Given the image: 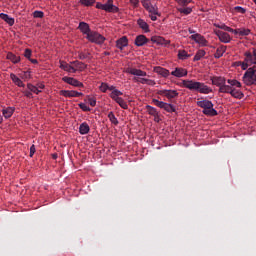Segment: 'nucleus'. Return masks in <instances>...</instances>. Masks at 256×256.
<instances>
[{
	"mask_svg": "<svg viewBox=\"0 0 256 256\" xmlns=\"http://www.w3.org/2000/svg\"><path fill=\"white\" fill-rule=\"evenodd\" d=\"M81 96H83V93H81V92H77V91H73V90L65 91V97H81Z\"/></svg>",
	"mask_w": 256,
	"mask_h": 256,
	"instance_id": "obj_32",
	"label": "nucleus"
},
{
	"mask_svg": "<svg viewBox=\"0 0 256 256\" xmlns=\"http://www.w3.org/2000/svg\"><path fill=\"white\" fill-rule=\"evenodd\" d=\"M78 57H79V59H81L82 61L83 60H85V59H90V57H91V53H89V52H79L78 53Z\"/></svg>",
	"mask_w": 256,
	"mask_h": 256,
	"instance_id": "obj_40",
	"label": "nucleus"
},
{
	"mask_svg": "<svg viewBox=\"0 0 256 256\" xmlns=\"http://www.w3.org/2000/svg\"><path fill=\"white\" fill-rule=\"evenodd\" d=\"M157 95H160L161 97H166L168 101H171V99H175L179 97V92L177 90H158Z\"/></svg>",
	"mask_w": 256,
	"mask_h": 256,
	"instance_id": "obj_10",
	"label": "nucleus"
},
{
	"mask_svg": "<svg viewBox=\"0 0 256 256\" xmlns=\"http://www.w3.org/2000/svg\"><path fill=\"white\" fill-rule=\"evenodd\" d=\"M217 27H218V29H222L223 31H228V33H229V31H233V28H231L225 24L218 25Z\"/></svg>",
	"mask_w": 256,
	"mask_h": 256,
	"instance_id": "obj_45",
	"label": "nucleus"
},
{
	"mask_svg": "<svg viewBox=\"0 0 256 256\" xmlns=\"http://www.w3.org/2000/svg\"><path fill=\"white\" fill-rule=\"evenodd\" d=\"M78 29L81 31V33H83V35H86V37H89V33H92L89 24H87L86 22H80Z\"/></svg>",
	"mask_w": 256,
	"mask_h": 256,
	"instance_id": "obj_16",
	"label": "nucleus"
},
{
	"mask_svg": "<svg viewBox=\"0 0 256 256\" xmlns=\"http://www.w3.org/2000/svg\"><path fill=\"white\" fill-rule=\"evenodd\" d=\"M204 55H206L205 50H198L193 58V61H201Z\"/></svg>",
	"mask_w": 256,
	"mask_h": 256,
	"instance_id": "obj_35",
	"label": "nucleus"
},
{
	"mask_svg": "<svg viewBox=\"0 0 256 256\" xmlns=\"http://www.w3.org/2000/svg\"><path fill=\"white\" fill-rule=\"evenodd\" d=\"M27 89H29V91L31 93H35L36 95H39V93H41V90H39V88L31 83L27 84Z\"/></svg>",
	"mask_w": 256,
	"mask_h": 256,
	"instance_id": "obj_34",
	"label": "nucleus"
},
{
	"mask_svg": "<svg viewBox=\"0 0 256 256\" xmlns=\"http://www.w3.org/2000/svg\"><path fill=\"white\" fill-rule=\"evenodd\" d=\"M188 31H189V33H190L191 35H193V33H195L192 29H189Z\"/></svg>",
	"mask_w": 256,
	"mask_h": 256,
	"instance_id": "obj_63",
	"label": "nucleus"
},
{
	"mask_svg": "<svg viewBox=\"0 0 256 256\" xmlns=\"http://www.w3.org/2000/svg\"><path fill=\"white\" fill-rule=\"evenodd\" d=\"M61 69H65V65H63V62L60 64Z\"/></svg>",
	"mask_w": 256,
	"mask_h": 256,
	"instance_id": "obj_62",
	"label": "nucleus"
},
{
	"mask_svg": "<svg viewBox=\"0 0 256 256\" xmlns=\"http://www.w3.org/2000/svg\"><path fill=\"white\" fill-rule=\"evenodd\" d=\"M89 131H91V127H89V124H87V122L80 124L79 126L80 135H87Z\"/></svg>",
	"mask_w": 256,
	"mask_h": 256,
	"instance_id": "obj_24",
	"label": "nucleus"
},
{
	"mask_svg": "<svg viewBox=\"0 0 256 256\" xmlns=\"http://www.w3.org/2000/svg\"><path fill=\"white\" fill-rule=\"evenodd\" d=\"M81 5H84V7H91L95 5V0H80Z\"/></svg>",
	"mask_w": 256,
	"mask_h": 256,
	"instance_id": "obj_38",
	"label": "nucleus"
},
{
	"mask_svg": "<svg viewBox=\"0 0 256 256\" xmlns=\"http://www.w3.org/2000/svg\"><path fill=\"white\" fill-rule=\"evenodd\" d=\"M77 65H79L78 62H72L70 64H65V71H67V73H76Z\"/></svg>",
	"mask_w": 256,
	"mask_h": 256,
	"instance_id": "obj_23",
	"label": "nucleus"
},
{
	"mask_svg": "<svg viewBox=\"0 0 256 256\" xmlns=\"http://www.w3.org/2000/svg\"><path fill=\"white\" fill-rule=\"evenodd\" d=\"M88 102H89V105H91V107H95V105H97V100L89 96H88Z\"/></svg>",
	"mask_w": 256,
	"mask_h": 256,
	"instance_id": "obj_48",
	"label": "nucleus"
},
{
	"mask_svg": "<svg viewBox=\"0 0 256 256\" xmlns=\"http://www.w3.org/2000/svg\"><path fill=\"white\" fill-rule=\"evenodd\" d=\"M234 11H237V13H241L242 15H245V13H247V10L241 6L234 7Z\"/></svg>",
	"mask_w": 256,
	"mask_h": 256,
	"instance_id": "obj_44",
	"label": "nucleus"
},
{
	"mask_svg": "<svg viewBox=\"0 0 256 256\" xmlns=\"http://www.w3.org/2000/svg\"><path fill=\"white\" fill-rule=\"evenodd\" d=\"M96 8L97 9H102V11H105V4L97 3Z\"/></svg>",
	"mask_w": 256,
	"mask_h": 256,
	"instance_id": "obj_56",
	"label": "nucleus"
},
{
	"mask_svg": "<svg viewBox=\"0 0 256 256\" xmlns=\"http://www.w3.org/2000/svg\"><path fill=\"white\" fill-rule=\"evenodd\" d=\"M31 55H32V51L31 49H26L24 52V57H26V59H31Z\"/></svg>",
	"mask_w": 256,
	"mask_h": 256,
	"instance_id": "obj_49",
	"label": "nucleus"
},
{
	"mask_svg": "<svg viewBox=\"0 0 256 256\" xmlns=\"http://www.w3.org/2000/svg\"><path fill=\"white\" fill-rule=\"evenodd\" d=\"M108 91H112V93H113V91H118V90L115 89V86H109L108 85Z\"/></svg>",
	"mask_w": 256,
	"mask_h": 256,
	"instance_id": "obj_59",
	"label": "nucleus"
},
{
	"mask_svg": "<svg viewBox=\"0 0 256 256\" xmlns=\"http://www.w3.org/2000/svg\"><path fill=\"white\" fill-rule=\"evenodd\" d=\"M151 41L152 43H156V45H164L165 47L171 43V41L166 40L161 36H152Z\"/></svg>",
	"mask_w": 256,
	"mask_h": 256,
	"instance_id": "obj_14",
	"label": "nucleus"
},
{
	"mask_svg": "<svg viewBox=\"0 0 256 256\" xmlns=\"http://www.w3.org/2000/svg\"><path fill=\"white\" fill-rule=\"evenodd\" d=\"M190 39L202 45V47H207V40L201 34H194L190 36Z\"/></svg>",
	"mask_w": 256,
	"mask_h": 256,
	"instance_id": "obj_13",
	"label": "nucleus"
},
{
	"mask_svg": "<svg viewBox=\"0 0 256 256\" xmlns=\"http://www.w3.org/2000/svg\"><path fill=\"white\" fill-rule=\"evenodd\" d=\"M152 103L156 105V107H159L160 109H164L167 113H175L176 109L173 104H169L167 102L159 101L157 99H152Z\"/></svg>",
	"mask_w": 256,
	"mask_h": 256,
	"instance_id": "obj_8",
	"label": "nucleus"
},
{
	"mask_svg": "<svg viewBox=\"0 0 256 256\" xmlns=\"http://www.w3.org/2000/svg\"><path fill=\"white\" fill-rule=\"evenodd\" d=\"M157 15L161 16V14H159V12H158V14H149L151 21H157Z\"/></svg>",
	"mask_w": 256,
	"mask_h": 256,
	"instance_id": "obj_52",
	"label": "nucleus"
},
{
	"mask_svg": "<svg viewBox=\"0 0 256 256\" xmlns=\"http://www.w3.org/2000/svg\"><path fill=\"white\" fill-rule=\"evenodd\" d=\"M104 11H106V13H119V7L113 5V0H107V2L104 3Z\"/></svg>",
	"mask_w": 256,
	"mask_h": 256,
	"instance_id": "obj_12",
	"label": "nucleus"
},
{
	"mask_svg": "<svg viewBox=\"0 0 256 256\" xmlns=\"http://www.w3.org/2000/svg\"><path fill=\"white\" fill-rule=\"evenodd\" d=\"M171 75H173V77H187V69L185 68H175L174 71L171 72Z\"/></svg>",
	"mask_w": 256,
	"mask_h": 256,
	"instance_id": "obj_19",
	"label": "nucleus"
},
{
	"mask_svg": "<svg viewBox=\"0 0 256 256\" xmlns=\"http://www.w3.org/2000/svg\"><path fill=\"white\" fill-rule=\"evenodd\" d=\"M133 7H139V0H129Z\"/></svg>",
	"mask_w": 256,
	"mask_h": 256,
	"instance_id": "obj_55",
	"label": "nucleus"
},
{
	"mask_svg": "<svg viewBox=\"0 0 256 256\" xmlns=\"http://www.w3.org/2000/svg\"><path fill=\"white\" fill-rule=\"evenodd\" d=\"M125 73H128L129 75H135L136 77H147V72L137 68L128 67L126 68Z\"/></svg>",
	"mask_w": 256,
	"mask_h": 256,
	"instance_id": "obj_11",
	"label": "nucleus"
},
{
	"mask_svg": "<svg viewBox=\"0 0 256 256\" xmlns=\"http://www.w3.org/2000/svg\"><path fill=\"white\" fill-rule=\"evenodd\" d=\"M197 105L203 109L202 113L208 115V117H215L218 115L217 110L213 108V102L209 100H198Z\"/></svg>",
	"mask_w": 256,
	"mask_h": 256,
	"instance_id": "obj_3",
	"label": "nucleus"
},
{
	"mask_svg": "<svg viewBox=\"0 0 256 256\" xmlns=\"http://www.w3.org/2000/svg\"><path fill=\"white\" fill-rule=\"evenodd\" d=\"M38 89H45V84L43 83H38L36 86Z\"/></svg>",
	"mask_w": 256,
	"mask_h": 256,
	"instance_id": "obj_58",
	"label": "nucleus"
},
{
	"mask_svg": "<svg viewBox=\"0 0 256 256\" xmlns=\"http://www.w3.org/2000/svg\"><path fill=\"white\" fill-rule=\"evenodd\" d=\"M229 33H234V35H239L240 36V28L232 29V31H229Z\"/></svg>",
	"mask_w": 256,
	"mask_h": 256,
	"instance_id": "obj_57",
	"label": "nucleus"
},
{
	"mask_svg": "<svg viewBox=\"0 0 256 256\" xmlns=\"http://www.w3.org/2000/svg\"><path fill=\"white\" fill-rule=\"evenodd\" d=\"M193 0H176L178 5H181V7H187L189 3H191Z\"/></svg>",
	"mask_w": 256,
	"mask_h": 256,
	"instance_id": "obj_42",
	"label": "nucleus"
},
{
	"mask_svg": "<svg viewBox=\"0 0 256 256\" xmlns=\"http://www.w3.org/2000/svg\"><path fill=\"white\" fill-rule=\"evenodd\" d=\"M10 79L13 81V83H15V85H17V87H25V84L23 83L22 80H20L19 77H17V75L15 74H10Z\"/></svg>",
	"mask_w": 256,
	"mask_h": 256,
	"instance_id": "obj_27",
	"label": "nucleus"
},
{
	"mask_svg": "<svg viewBox=\"0 0 256 256\" xmlns=\"http://www.w3.org/2000/svg\"><path fill=\"white\" fill-rule=\"evenodd\" d=\"M120 95H123V92H121L120 90H114L113 92H111L110 97L111 99H113V101H116L122 109H129L127 102H125L123 98L119 97Z\"/></svg>",
	"mask_w": 256,
	"mask_h": 256,
	"instance_id": "obj_6",
	"label": "nucleus"
},
{
	"mask_svg": "<svg viewBox=\"0 0 256 256\" xmlns=\"http://www.w3.org/2000/svg\"><path fill=\"white\" fill-rule=\"evenodd\" d=\"M146 85H150L151 87H153V86H155V85H156V83H155V81H154V80L147 79V80H146Z\"/></svg>",
	"mask_w": 256,
	"mask_h": 256,
	"instance_id": "obj_53",
	"label": "nucleus"
},
{
	"mask_svg": "<svg viewBox=\"0 0 256 256\" xmlns=\"http://www.w3.org/2000/svg\"><path fill=\"white\" fill-rule=\"evenodd\" d=\"M86 39H88L90 43H96V45H103V43H105V36L96 31L89 33L88 36H86Z\"/></svg>",
	"mask_w": 256,
	"mask_h": 256,
	"instance_id": "obj_7",
	"label": "nucleus"
},
{
	"mask_svg": "<svg viewBox=\"0 0 256 256\" xmlns=\"http://www.w3.org/2000/svg\"><path fill=\"white\" fill-rule=\"evenodd\" d=\"M23 94L25 95V97H27L28 99H33V93L30 92V90H25L23 91Z\"/></svg>",
	"mask_w": 256,
	"mask_h": 256,
	"instance_id": "obj_51",
	"label": "nucleus"
},
{
	"mask_svg": "<svg viewBox=\"0 0 256 256\" xmlns=\"http://www.w3.org/2000/svg\"><path fill=\"white\" fill-rule=\"evenodd\" d=\"M137 25L140 27V29H142V31H144V33H149V24H147V22H145V20L143 19H138L137 20Z\"/></svg>",
	"mask_w": 256,
	"mask_h": 256,
	"instance_id": "obj_25",
	"label": "nucleus"
},
{
	"mask_svg": "<svg viewBox=\"0 0 256 256\" xmlns=\"http://www.w3.org/2000/svg\"><path fill=\"white\" fill-rule=\"evenodd\" d=\"M155 118H154V121H156V123H159V115H157V116H154Z\"/></svg>",
	"mask_w": 256,
	"mask_h": 256,
	"instance_id": "obj_61",
	"label": "nucleus"
},
{
	"mask_svg": "<svg viewBox=\"0 0 256 256\" xmlns=\"http://www.w3.org/2000/svg\"><path fill=\"white\" fill-rule=\"evenodd\" d=\"M0 19L5 21V23H8L10 27H13V25H15V18H12L5 13H0Z\"/></svg>",
	"mask_w": 256,
	"mask_h": 256,
	"instance_id": "obj_21",
	"label": "nucleus"
},
{
	"mask_svg": "<svg viewBox=\"0 0 256 256\" xmlns=\"http://www.w3.org/2000/svg\"><path fill=\"white\" fill-rule=\"evenodd\" d=\"M177 11L179 13H182L183 15H191V13H193V8H191V7L185 8V6H183L181 8H177Z\"/></svg>",
	"mask_w": 256,
	"mask_h": 256,
	"instance_id": "obj_30",
	"label": "nucleus"
},
{
	"mask_svg": "<svg viewBox=\"0 0 256 256\" xmlns=\"http://www.w3.org/2000/svg\"><path fill=\"white\" fill-rule=\"evenodd\" d=\"M44 13H43V11H39V10H36V11H34V13H33V17L35 18V19H43V17H44Z\"/></svg>",
	"mask_w": 256,
	"mask_h": 256,
	"instance_id": "obj_41",
	"label": "nucleus"
},
{
	"mask_svg": "<svg viewBox=\"0 0 256 256\" xmlns=\"http://www.w3.org/2000/svg\"><path fill=\"white\" fill-rule=\"evenodd\" d=\"M182 85L190 91H197L198 93H203L204 95H209V93L213 92V89L209 88V86L205 85V83L194 80H183Z\"/></svg>",
	"mask_w": 256,
	"mask_h": 256,
	"instance_id": "obj_2",
	"label": "nucleus"
},
{
	"mask_svg": "<svg viewBox=\"0 0 256 256\" xmlns=\"http://www.w3.org/2000/svg\"><path fill=\"white\" fill-rule=\"evenodd\" d=\"M227 83L228 86H224V88H222V93H227L228 95H231V97H234V99H243V97H245L241 90H237V88H235L238 87L241 89V82L236 79H228Z\"/></svg>",
	"mask_w": 256,
	"mask_h": 256,
	"instance_id": "obj_1",
	"label": "nucleus"
},
{
	"mask_svg": "<svg viewBox=\"0 0 256 256\" xmlns=\"http://www.w3.org/2000/svg\"><path fill=\"white\" fill-rule=\"evenodd\" d=\"M29 61H31V63H33L34 65H36V63H38V62H37V59H31V58H30Z\"/></svg>",
	"mask_w": 256,
	"mask_h": 256,
	"instance_id": "obj_60",
	"label": "nucleus"
},
{
	"mask_svg": "<svg viewBox=\"0 0 256 256\" xmlns=\"http://www.w3.org/2000/svg\"><path fill=\"white\" fill-rule=\"evenodd\" d=\"M7 59H9V61H12V63H19L21 61V58L19 56H16L12 52H9L7 54Z\"/></svg>",
	"mask_w": 256,
	"mask_h": 256,
	"instance_id": "obj_31",
	"label": "nucleus"
},
{
	"mask_svg": "<svg viewBox=\"0 0 256 256\" xmlns=\"http://www.w3.org/2000/svg\"><path fill=\"white\" fill-rule=\"evenodd\" d=\"M108 119L113 125H119V120H117V117H115V114L113 112L108 113Z\"/></svg>",
	"mask_w": 256,
	"mask_h": 256,
	"instance_id": "obj_36",
	"label": "nucleus"
},
{
	"mask_svg": "<svg viewBox=\"0 0 256 256\" xmlns=\"http://www.w3.org/2000/svg\"><path fill=\"white\" fill-rule=\"evenodd\" d=\"M134 81H137L138 83H141L142 85H147V78H134Z\"/></svg>",
	"mask_w": 256,
	"mask_h": 256,
	"instance_id": "obj_50",
	"label": "nucleus"
},
{
	"mask_svg": "<svg viewBox=\"0 0 256 256\" xmlns=\"http://www.w3.org/2000/svg\"><path fill=\"white\" fill-rule=\"evenodd\" d=\"M154 73H157L158 75H161L162 77H169V70H167L161 66L154 67Z\"/></svg>",
	"mask_w": 256,
	"mask_h": 256,
	"instance_id": "obj_22",
	"label": "nucleus"
},
{
	"mask_svg": "<svg viewBox=\"0 0 256 256\" xmlns=\"http://www.w3.org/2000/svg\"><path fill=\"white\" fill-rule=\"evenodd\" d=\"M79 107H80V109H82V111H91V108L89 106H87V104H85V103H80Z\"/></svg>",
	"mask_w": 256,
	"mask_h": 256,
	"instance_id": "obj_47",
	"label": "nucleus"
},
{
	"mask_svg": "<svg viewBox=\"0 0 256 256\" xmlns=\"http://www.w3.org/2000/svg\"><path fill=\"white\" fill-rule=\"evenodd\" d=\"M35 151H36L35 145H32V146L30 147V157H33V156L35 155Z\"/></svg>",
	"mask_w": 256,
	"mask_h": 256,
	"instance_id": "obj_54",
	"label": "nucleus"
},
{
	"mask_svg": "<svg viewBox=\"0 0 256 256\" xmlns=\"http://www.w3.org/2000/svg\"><path fill=\"white\" fill-rule=\"evenodd\" d=\"M212 85H216V87H219V93H223L222 89L224 87H229V84L227 85V80L223 76H213L211 78Z\"/></svg>",
	"mask_w": 256,
	"mask_h": 256,
	"instance_id": "obj_9",
	"label": "nucleus"
},
{
	"mask_svg": "<svg viewBox=\"0 0 256 256\" xmlns=\"http://www.w3.org/2000/svg\"><path fill=\"white\" fill-rule=\"evenodd\" d=\"M65 83L72 85V87H83V83L73 77H65Z\"/></svg>",
	"mask_w": 256,
	"mask_h": 256,
	"instance_id": "obj_20",
	"label": "nucleus"
},
{
	"mask_svg": "<svg viewBox=\"0 0 256 256\" xmlns=\"http://www.w3.org/2000/svg\"><path fill=\"white\" fill-rule=\"evenodd\" d=\"M53 159H57V154H53Z\"/></svg>",
	"mask_w": 256,
	"mask_h": 256,
	"instance_id": "obj_64",
	"label": "nucleus"
},
{
	"mask_svg": "<svg viewBox=\"0 0 256 256\" xmlns=\"http://www.w3.org/2000/svg\"><path fill=\"white\" fill-rule=\"evenodd\" d=\"M244 62L242 64L243 69L251 67V65H256V49L253 48L252 51H246L244 53Z\"/></svg>",
	"mask_w": 256,
	"mask_h": 256,
	"instance_id": "obj_5",
	"label": "nucleus"
},
{
	"mask_svg": "<svg viewBox=\"0 0 256 256\" xmlns=\"http://www.w3.org/2000/svg\"><path fill=\"white\" fill-rule=\"evenodd\" d=\"M251 34V30L249 28H240V37H247Z\"/></svg>",
	"mask_w": 256,
	"mask_h": 256,
	"instance_id": "obj_39",
	"label": "nucleus"
},
{
	"mask_svg": "<svg viewBox=\"0 0 256 256\" xmlns=\"http://www.w3.org/2000/svg\"><path fill=\"white\" fill-rule=\"evenodd\" d=\"M141 3H142V5H143V7H144V9H148L150 6H152L153 4H151V1H149V0H141Z\"/></svg>",
	"mask_w": 256,
	"mask_h": 256,
	"instance_id": "obj_46",
	"label": "nucleus"
},
{
	"mask_svg": "<svg viewBox=\"0 0 256 256\" xmlns=\"http://www.w3.org/2000/svg\"><path fill=\"white\" fill-rule=\"evenodd\" d=\"M146 11H148V13L152 15H159V8H157V6L153 4L148 9H146Z\"/></svg>",
	"mask_w": 256,
	"mask_h": 256,
	"instance_id": "obj_37",
	"label": "nucleus"
},
{
	"mask_svg": "<svg viewBox=\"0 0 256 256\" xmlns=\"http://www.w3.org/2000/svg\"><path fill=\"white\" fill-rule=\"evenodd\" d=\"M189 57H191V55H189L187 51L185 50L178 51V59H180L181 61H185V59H189Z\"/></svg>",
	"mask_w": 256,
	"mask_h": 256,
	"instance_id": "obj_33",
	"label": "nucleus"
},
{
	"mask_svg": "<svg viewBox=\"0 0 256 256\" xmlns=\"http://www.w3.org/2000/svg\"><path fill=\"white\" fill-rule=\"evenodd\" d=\"M13 113H15V108L13 107H7L6 109L2 110V115H4L5 119L12 117Z\"/></svg>",
	"mask_w": 256,
	"mask_h": 256,
	"instance_id": "obj_26",
	"label": "nucleus"
},
{
	"mask_svg": "<svg viewBox=\"0 0 256 256\" xmlns=\"http://www.w3.org/2000/svg\"><path fill=\"white\" fill-rule=\"evenodd\" d=\"M128 45H129V40L126 38V36H123L122 38L116 41V47L121 51H123V49H125V47H127Z\"/></svg>",
	"mask_w": 256,
	"mask_h": 256,
	"instance_id": "obj_17",
	"label": "nucleus"
},
{
	"mask_svg": "<svg viewBox=\"0 0 256 256\" xmlns=\"http://www.w3.org/2000/svg\"><path fill=\"white\" fill-rule=\"evenodd\" d=\"M227 51V46H220L217 48L216 53L214 54L215 59H221L223 54Z\"/></svg>",
	"mask_w": 256,
	"mask_h": 256,
	"instance_id": "obj_28",
	"label": "nucleus"
},
{
	"mask_svg": "<svg viewBox=\"0 0 256 256\" xmlns=\"http://www.w3.org/2000/svg\"><path fill=\"white\" fill-rule=\"evenodd\" d=\"M242 81L248 86L256 85V66L247 69L243 75Z\"/></svg>",
	"mask_w": 256,
	"mask_h": 256,
	"instance_id": "obj_4",
	"label": "nucleus"
},
{
	"mask_svg": "<svg viewBox=\"0 0 256 256\" xmlns=\"http://www.w3.org/2000/svg\"><path fill=\"white\" fill-rule=\"evenodd\" d=\"M146 111L149 115H152V117H157V115H159V112H157V108L150 105L146 106Z\"/></svg>",
	"mask_w": 256,
	"mask_h": 256,
	"instance_id": "obj_29",
	"label": "nucleus"
},
{
	"mask_svg": "<svg viewBox=\"0 0 256 256\" xmlns=\"http://www.w3.org/2000/svg\"><path fill=\"white\" fill-rule=\"evenodd\" d=\"M216 35L222 43H231V36L229 35V33L218 31Z\"/></svg>",
	"mask_w": 256,
	"mask_h": 256,
	"instance_id": "obj_15",
	"label": "nucleus"
},
{
	"mask_svg": "<svg viewBox=\"0 0 256 256\" xmlns=\"http://www.w3.org/2000/svg\"><path fill=\"white\" fill-rule=\"evenodd\" d=\"M134 43L136 47H143V45H146V43H149V39H147L145 35H138Z\"/></svg>",
	"mask_w": 256,
	"mask_h": 256,
	"instance_id": "obj_18",
	"label": "nucleus"
},
{
	"mask_svg": "<svg viewBox=\"0 0 256 256\" xmlns=\"http://www.w3.org/2000/svg\"><path fill=\"white\" fill-rule=\"evenodd\" d=\"M100 91H102V93H107V91H109V84L107 83H102L99 87Z\"/></svg>",
	"mask_w": 256,
	"mask_h": 256,
	"instance_id": "obj_43",
	"label": "nucleus"
}]
</instances>
